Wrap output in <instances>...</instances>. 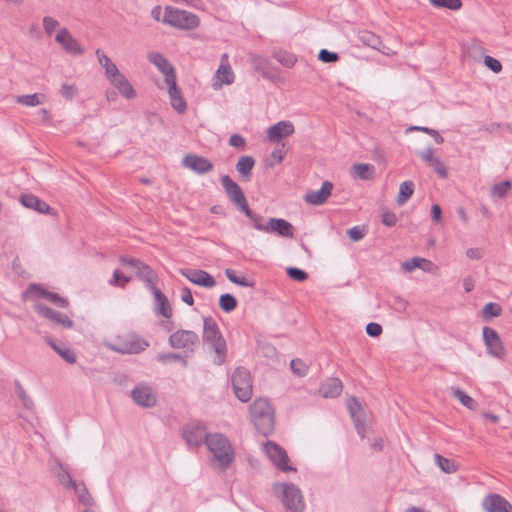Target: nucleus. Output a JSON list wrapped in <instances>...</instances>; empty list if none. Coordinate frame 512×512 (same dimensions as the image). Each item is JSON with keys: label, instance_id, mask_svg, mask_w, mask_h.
Returning a JSON list of instances; mask_svg holds the SVG:
<instances>
[{"label": "nucleus", "instance_id": "4be33fe9", "mask_svg": "<svg viewBox=\"0 0 512 512\" xmlns=\"http://www.w3.org/2000/svg\"><path fill=\"white\" fill-rule=\"evenodd\" d=\"M266 233H276L284 238L294 237L293 225L283 218H270L267 222Z\"/></svg>", "mask_w": 512, "mask_h": 512}, {"label": "nucleus", "instance_id": "052dcab7", "mask_svg": "<svg viewBox=\"0 0 512 512\" xmlns=\"http://www.w3.org/2000/svg\"><path fill=\"white\" fill-rule=\"evenodd\" d=\"M410 130H420V131H423L425 133H428V134L431 135V137H434L435 141L438 144H441L444 141L443 137L434 129H430V128H427V127L414 126V127H411Z\"/></svg>", "mask_w": 512, "mask_h": 512}, {"label": "nucleus", "instance_id": "f257e3e1", "mask_svg": "<svg viewBox=\"0 0 512 512\" xmlns=\"http://www.w3.org/2000/svg\"><path fill=\"white\" fill-rule=\"evenodd\" d=\"M251 421L256 430L264 436L273 433L275 428V411L265 398H256L250 406Z\"/></svg>", "mask_w": 512, "mask_h": 512}, {"label": "nucleus", "instance_id": "393cba45", "mask_svg": "<svg viewBox=\"0 0 512 512\" xmlns=\"http://www.w3.org/2000/svg\"><path fill=\"white\" fill-rule=\"evenodd\" d=\"M165 82L168 86V94L172 107L180 113L184 112L186 110V102L181 94L179 87L177 86L176 77L167 79Z\"/></svg>", "mask_w": 512, "mask_h": 512}, {"label": "nucleus", "instance_id": "e433bc0d", "mask_svg": "<svg viewBox=\"0 0 512 512\" xmlns=\"http://www.w3.org/2000/svg\"><path fill=\"white\" fill-rule=\"evenodd\" d=\"M414 184L412 181H404L400 184L399 193L396 198V202L399 206H402L407 200L413 195Z\"/></svg>", "mask_w": 512, "mask_h": 512}, {"label": "nucleus", "instance_id": "a18cd8bd", "mask_svg": "<svg viewBox=\"0 0 512 512\" xmlns=\"http://www.w3.org/2000/svg\"><path fill=\"white\" fill-rule=\"evenodd\" d=\"M453 395L460 401L462 405L469 409H475L476 403L475 401L468 396L464 391L460 389H455L453 391Z\"/></svg>", "mask_w": 512, "mask_h": 512}, {"label": "nucleus", "instance_id": "c03bdc74", "mask_svg": "<svg viewBox=\"0 0 512 512\" xmlns=\"http://www.w3.org/2000/svg\"><path fill=\"white\" fill-rule=\"evenodd\" d=\"M242 212L251 220L253 227L256 230L261 232L267 231V224H262V217L254 214L252 210L249 208V205L246 207V209L242 210Z\"/></svg>", "mask_w": 512, "mask_h": 512}, {"label": "nucleus", "instance_id": "6e6552de", "mask_svg": "<svg viewBox=\"0 0 512 512\" xmlns=\"http://www.w3.org/2000/svg\"><path fill=\"white\" fill-rule=\"evenodd\" d=\"M263 450L278 469L282 471H295V469L289 465L287 453L278 444L272 441H267L263 444Z\"/></svg>", "mask_w": 512, "mask_h": 512}, {"label": "nucleus", "instance_id": "338daca9", "mask_svg": "<svg viewBox=\"0 0 512 512\" xmlns=\"http://www.w3.org/2000/svg\"><path fill=\"white\" fill-rule=\"evenodd\" d=\"M347 234L349 238L355 242L361 240L364 237L363 231L357 226L350 228L347 231Z\"/></svg>", "mask_w": 512, "mask_h": 512}, {"label": "nucleus", "instance_id": "49530a36", "mask_svg": "<svg viewBox=\"0 0 512 512\" xmlns=\"http://www.w3.org/2000/svg\"><path fill=\"white\" fill-rule=\"evenodd\" d=\"M511 189L510 181H503L499 184H496L491 189V194L494 197L503 198Z\"/></svg>", "mask_w": 512, "mask_h": 512}, {"label": "nucleus", "instance_id": "7ed1b4c3", "mask_svg": "<svg viewBox=\"0 0 512 512\" xmlns=\"http://www.w3.org/2000/svg\"><path fill=\"white\" fill-rule=\"evenodd\" d=\"M162 22L181 30H193L200 25V19L196 14L171 6L165 8Z\"/></svg>", "mask_w": 512, "mask_h": 512}, {"label": "nucleus", "instance_id": "2f4dec72", "mask_svg": "<svg viewBox=\"0 0 512 512\" xmlns=\"http://www.w3.org/2000/svg\"><path fill=\"white\" fill-rule=\"evenodd\" d=\"M153 293L158 305V312L165 318L172 316V308L167 297L156 287H153Z\"/></svg>", "mask_w": 512, "mask_h": 512}, {"label": "nucleus", "instance_id": "ddd939ff", "mask_svg": "<svg viewBox=\"0 0 512 512\" xmlns=\"http://www.w3.org/2000/svg\"><path fill=\"white\" fill-rule=\"evenodd\" d=\"M483 339L487 346L489 354L492 356L502 359L505 356V349L497 332L490 328H483Z\"/></svg>", "mask_w": 512, "mask_h": 512}, {"label": "nucleus", "instance_id": "5fc2aeb1", "mask_svg": "<svg viewBox=\"0 0 512 512\" xmlns=\"http://www.w3.org/2000/svg\"><path fill=\"white\" fill-rule=\"evenodd\" d=\"M287 274L290 278L299 282L305 281L308 278V274L305 271L295 267L288 268Z\"/></svg>", "mask_w": 512, "mask_h": 512}, {"label": "nucleus", "instance_id": "c85d7f7f", "mask_svg": "<svg viewBox=\"0 0 512 512\" xmlns=\"http://www.w3.org/2000/svg\"><path fill=\"white\" fill-rule=\"evenodd\" d=\"M343 389L342 382L339 378L332 377L324 382L319 388V394L323 398H335L338 397Z\"/></svg>", "mask_w": 512, "mask_h": 512}, {"label": "nucleus", "instance_id": "4468645a", "mask_svg": "<svg viewBox=\"0 0 512 512\" xmlns=\"http://www.w3.org/2000/svg\"><path fill=\"white\" fill-rule=\"evenodd\" d=\"M55 41L63 48L68 54L81 55L84 50L78 41L71 35L67 28L58 30Z\"/></svg>", "mask_w": 512, "mask_h": 512}, {"label": "nucleus", "instance_id": "4d7b16f0", "mask_svg": "<svg viewBox=\"0 0 512 512\" xmlns=\"http://www.w3.org/2000/svg\"><path fill=\"white\" fill-rule=\"evenodd\" d=\"M484 63L494 73H499L502 70V64L500 63V61L491 56H485Z\"/></svg>", "mask_w": 512, "mask_h": 512}, {"label": "nucleus", "instance_id": "6ab92c4d", "mask_svg": "<svg viewBox=\"0 0 512 512\" xmlns=\"http://www.w3.org/2000/svg\"><path fill=\"white\" fill-rule=\"evenodd\" d=\"M131 394L133 400L140 406L153 407L156 404V395L148 385L140 384L136 386Z\"/></svg>", "mask_w": 512, "mask_h": 512}, {"label": "nucleus", "instance_id": "f8f14e48", "mask_svg": "<svg viewBox=\"0 0 512 512\" xmlns=\"http://www.w3.org/2000/svg\"><path fill=\"white\" fill-rule=\"evenodd\" d=\"M24 298H32V297H38V298H45L49 300L50 302L56 304L59 307H66L68 305V301L62 297H60L57 293H53L50 291H47L38 284H30L28 289L23 294Z\"/></svg>", "mask_w": 512, "mask_h": 512}, {"label": "nucleus", "instance_id": "a19ab883", "mask_svg": "<svg viewBox=\"0 0 512 512\" xmlns=\"http://www.w3.org/2000/svg\"><path fill=\"white\" fill-rule=\"evenodd\" d=\"M47 343L55 350L66 362L73 364L76 362L75 353L69 348H61L57 346L50 338L46 339Z\"/></svg>", "mask_w": 512, "mask_h": 512}, {"label": "nucleus", "instance_id": "9b49d317", "mask_svg": "<svg viewBox=\"0 0 512 512\" xmlns=\"http://www.w3.org/2000/svg\"><path fill=\"white\" fill-rule=\"evenodd\" d=\"M198 336L190 330H178L169 337V344L175 349L193 350Z\"/></svg>", "mask_w": 512, "mask_h": 512}, {"label": "nucleus", "instance_id": "cd10ccee", "mask_svg": "<svg viewBox=\"0 0 512 512\" xmlns=\"http://www.w3.org/2000/svg\"><path fill=\"white\" fill-rule=\"evenodd\" d=\"M67 489H72L75 491L77 498L81 504L86 506V508H92L94 505V499L88 492L85 482H65Z\"/></svg>", "mask_w": 512, "mask_h": 512}, {"label": "nucleus", "instance_id": "1a4fd4ad", "mask_svg": "<svg viewBox=\"0 0 512 512\" xmlns=\"http://www.w3.org/2000/svg\"><path fill=\"white\" fill-rule=\"evenodd\" d=\"M235 74L229 62L227 53L221 56L220 64L214 75L213 88L219 90L223 85H231L234 83Z\"/></svg>", "mask_w": 512, "mask_h": 512}, {"label": "nucleus", "instance_id": "72a5a7b5", "mask_svg": "<svg viewBox=\"0 0 512 512\" xmlns=\"http://www.w3.org/2000/svg\"><path fill=\"white\" fill-rule=\"evenodd\" d=\"M436 465L446 474H453L458 471L459 465L456 461L446 458L440 454L434 455Z\"/></svg>", "mask_w": 512, "mask_h": 512}, {"label": "nucleus", "instance_id": "4c0bfd02", "mask_svg": "<svg viewBox=\"0 0 512 512\" xmlns=\"http://www.w3.org/2000/svg\"><path fill=\"white\" fill-rule=\"evenodd\" d=\"M287 153L285 144L282 143L274 148V150L271 152L269 157L266 160V164L268 167H273L275 165L280 164L283 159L285 158V155Z\"/></svg>", "mask_w": 512, "mask_h": 512}, {"label": "nucleus", "instance_id": "ea45409f", "mask_svg": "<svg viewBox=\"0 0 512 512\" xmlns=\"http://www.w3.org/2000/svg\"><path fill=\"white\" fill-rule=\"evenodd\" d=\"M44 98H45L44 95L34 93V94L18 96L16 98V101H17V103H19L21 105L33 107V106H37V105L41 104L44 101Z\"/></svg>", "mask_w": 512, "mask_h": 512}, {"label": "nucleus", "instance_id": "f03ea898", "mask_svg": "<svg viewBox=\"0 0 512 512\" xmlns=\"http://www.w3.org/2000/svg\"><path fill=\"white\" fill-rule=\"evenodd\" d=\"M107 346L121 354H138L144 351L149 343L136 333L125 331L118 334Z\"/></svg>", "mask_w": 512, "mask_h": 512}, {"label": "nucleus", "instance_id": "de8ad7c7", "mask_svg": "<svg viewBox=\"0 0 512 512\" xmlns=\"http://www.w3.org/2000/svg\"><path fill=\"white\" fill-rule=\"evenodd\" d=\"M276 59L287 68H292L297 62L296 56L288 52H279L276 54Z\"/></svg>", "mask_w": 512, "mask_h": 512}, {"label": "nucleus", "instance_id": "5701e85b", "mask_svg": "<svg viewBox=\"0 0 512 512\" xmlns=\"http://www.w3.org/2000/svg\"><path fill=\"white\" fill-rule=\"evenodd\" d=\"M183 436L190 446H199L205 440L207 435L205 428L200 424H190L184 429Z\"/></svg>", "mask_w": 512, "mask_h": 512}, {"label": "nucleus", "instance_id": "864d4df0", "mask_svg": "<svg viewBox=\"0 0 512 512\" xmlns=\"http://www.w3.org/2000/svg\"><path fill=\"white\" fill-rule=\"evenodd\" d=\"M129 281L130 277L121 274L119 270H115L113 277L110 280V284L113 286L124 287Z\"/></svg>", "mask_w": 512, "mask_h": 512}, {"label": "nucleus", "instance_id": "09e8293b", "mask_svg": "<svg viewBox=\"0 0 512 512\" xmlns=\"http://www.w3.org/2000/svg\"><path fill=\"white\" fill-rule=\"evenodd\" d=\"M225 275L232 282L242 287L252 286L250 282H248L244 277H238L234 270L227 268L225 270Z\"/></svg>", "mask_w": 512, "mask_h": 512}, {"label": "nucleus", "instance_id": "6e6d98bb", "mask_svg": "<svg viewBox=\"0 0 512 512\" xmlns=\"http://www.w3.org/2000/svg\"><path fill=\"white\" fill-rule=\"evenodd\" d=\"M318 58L324 63H333L339 59V56L335 52H330L326 49H322L318 54Z\"/></svg>", "mask_w": 512, "mask_h": 512}, {"label": "nucleus", "instance_id": "bf43d9fd", "mask_svg": "<svg viewBox=\"0 0 512 512\" xmlns=\"http://www.w3.org/2000/svg\"><path fill=\"white\" fill-rule=\"evenodd\" d=\"M430 167L434 169V171L442 178L447 177V170L444 164L440 161L439 158H436L433 162L428 164Z\"/></svg>", "mask_w": 512, "mask_h": 512}, {"label": "nucleus", "instance_id": "69168bd1", "mask_svg": "<svg viewBox=\"0 0 512 512\" xmlns=\"http://www.w3.org/2000/svg\"><path fill=\"white\" fill-rule=\"evenodd\" d=\"M229 144L233 147L244 149L246 141L241 135L233 134L229 139Z\"/></svg>", "mask_w": 512, "mask_h": 512}, {"label": "nucleus", "instance_id": "680f3d73", "mask_svg": "<svg viewBox=\"0 0 512 512\" xmlns=\"http://www.w3.org/2000/svg\"><path fill=\"white\" fill-rule=\"evenodd\" d=\"M96 55H97V58H98V62L104 68V70L109 68L110 65L114 64L112 62V60L104 52H102L100 49L96 50Z\"/></svg>", "mask_w": 512, "mask_h": 512}, {"label": "nucleus", "instance_id": "58836bf2", "mask_svg": "<svg viewBox=\"0 0 512 512\" xmlns=\"http://www.w3.org/2000/svg\"><path fill=\"white\" fill-rule=\"evenodd\" d=\"M502 313V308L498 303L489 302L484 305L481 316L485 321H489L492 318L499 317Z\"/></svg>", "mask_w": 512, "mask_h": 512}, {"label": "nucleus", "instance_id": "20e7f679", "mask_svg": "<svg viewBox=\"0 0 512 512\" xmlns=\"http://www.w3.org/2000/svg\"><path fill=\"white\" fill-rule=\"evenodd\" d=\"M274 489L281 491V502L287 512H303L305 502L301 490L293 483H276Z\"/></svg>", "mask_w": 512, "mask_h": 512}, {"label": "nucleus", "instance_id": "603ef678", "mask_svg": "<svg viewBox=\"0 0 512 512\" xmlns=\"http://www.w3.org/2000/svg\"><path fill=\"white\" fill-rule=\"evenodd\" d=\"M58 27L59 22L56 19L50 16H45L43 18V28L48 36H51L55 29H57Z\"/></svg>", "mask_w": 512, "mask_h": 512}, {"label": "nucleus", "instance_id": "473e14b6", "mask_svg": "<svg viewBox=\"0 0 512 512\" xmlns=\"http://www.w3.org/2000/svg\"><path fill=\"white\" fill-rule=\"evenodd\" d=\"M358 41L368 47H371L375 50H380L381 40L380 37L374 34L371 31H360L357 35Z\"/></svg>", "mask_w": 512, "mask_h": 512}, {"label": "nucleus", "instance_id": "dca6fc26", "mask_svg": "<svg viewBox=\"0 0 512 512\" xmlns=\"http://www.w3.org/2000/svg\"><path fill=\"white\" fill-rule=\"evenodd\" d=\"M182 164L198 174H206L213 169V164L207 158L195 154H187L183 158Z\"/></svg>", "mask_w": 512, "mask_h": 512}, {"label": "nucleus", "instance_id": "774afa93", "mask_svg": "<svg viewBox=\"0 0 512 512\" xmlns=\"http://www.w3.org/2000/svg\"><path fill=\"white\" fill-rule=\"evenodd\" d=\"M181 299L184 303H186L189 306H192L194 304V298H193L192 292L187 287H185L181 290Z\"/></svg>", "mask_w": 512, "mask_h": 512}, {"label": "nucleus", "instance_id": "aec40b11", "mask_svg": "<svg viewBox=\"0 0 512 512\" xmlns=\"http://www.w3.org/2000/svg\"><path fill=\"white\" fill-rule=\"evenodd\" d=\"M180 273L184 277H186L190 282L205 288H212L216 284L214 277L204 270L182 269L180 270Z\"/></svg>", "mask_w": 512, "mask_h": 512}, {"label": "nucleus", "instance_id": "9d476101", "mask_svg": "<svg viewBox=\"0 0 512 512\" xmlns=\"http://www.w3.org/2000/svg\"><path fill=\"white\" fill-rule=\"evenodd\" d=\"M221 183L233 204L241 211L246 209L248 202L240 186L228 175L221 177Z\"/></svg>", "mask_w": 512, "mask_h": 512}, {"label": "nucleus", "instance_id": "2eb2a0df", "mask_svg": "<svg viewBox=\"0 0 512 512\" xmlns=\"http://www.w3.org/2000/svg\"><path fill=\"white\" fill-rule=\"evenodd\" d=\"M294 131L295 127L291 121H279L267 129V140L273 143L278 142L282 138L291 136Z\"/></svg>", "mask_w": 512, "mask_h": 512}, {"label": "nucleus", "instance_id": "b1692460", "mask_svg": "<svg viewBox=\"0 0 512 512\" xmlns=\"http://www.w3.org/2000/svg\"><path fill=\"white\" fill-rule=\"evenodd\" d=\"M147 58L164 75L165 81L176 77L174 67L162 54L158 52H150L148 53Z\"/></svg>", "mask_w": 512, "mask_h": 512}, {"label": "nucleus", "instance_id": "3c124183", "mask_svg": "<svg viewBox=\"0 0 512 512\" xmlns=\"http://www.w3.org/2000/svg\"><path fill=\"white\" fill-rule=\"evenodd\" d=\"M138 276L152 285L157 279L156 273L148 265L142 266Z\"/></svg>", "mask_w": 512, "mask_h": 512}, {"label": "nucleus", "instance_id": "39448f33", "mask_svg": "<svg viewBox=\"0 0 512 512\" xmlns=\"http://www.w3.org/2000/svg\"><path fill=\"white\" fill-rule=\"evenodd\" d=\"M205 443L209 452L218 463L227 465L233 460V449L224 435L219 433L211 434L206 437Z\"/></svg>", "mask_w": 512, "mask_h": 512}, {"label": "nucleus", "instance_id": "a878e982", "mask_svg": "<svg viewBox=\"0 0 512 512\" xmlns=\"http://www.w3.org/2000/svg\"><path fill=\"white\" fill-rule=\"evenodd\" d=\"M420 268L426 272L436 273L438 266L430 260L420 257H414L402 264V269L405 272H412L414 269Z\"/></svg>", "mask_w": 512, "mask_h": 512}, {"label": "nucleus", "instance_id": "f3484780", "mask_svg": "<svg viewBox=\"0 0 512 512\" xmlns=\"http://www.w3.org/2000/svg\"><path fill=\"white\" fill-rule=\"evenodd\" d=\"M333 190V184L330 181H324L322 183V186L319 190H311L308 191L305 196L304 200L309 205H322L324 204L328 198L331 196Z\"/></svg>", "mask_w": 512, "mask_h": 512}, {"label": "nucleus", "instance_id": "a211bd4d", "mask_svg": "<svg viewBox=\"0 0 512 512\" xmlns=\"http://www.w3.org/2000/svg\"><path fill=\"white\" fill-rule=\"evenodd\" d=\"M483 509L487 512H512V505L499 494H489L482 502Z\"/></svg>", "mask_w": 512, "mask_h": 512}, {"label": "nucleus", "instance_id": "7c9ffc66", "mask_svg": "<svg viewBox=\"0 0 512 512\" xmlns=\"http://www.w3.org/2000/svg\"><path fill=\"white\" fill-rule=\"evenodd\" d=\"M255 160L252 156H241L236 164V170L244 180H250Z\"/></svg>", "mask_w": 512, "mask_h": 512}, {"label": "nucleus", "instance_id": "37998d69", "mask_svg": "<svg viewBox=\"0 0 512 512\" xmlns=\"http://www.w3.org/2000/svg\"><path fill=\"white\" fill-rule=\"evenodd\" d=\"M219 306L224 312H231L237 307V300L231 294H223L219 298Z\"/></svg>", "mask_w": 512, "mask_h": 512}, {"label": "nucleus", "instance_id": "412c9836", "mask_svg": "<svg viewBox=\"0 0 512 512\" xmlns=\"http://www.w3.org/2000/svg\"><path fill=\"white\" fill-rule=\"evenodd\" d=\"M34 309L39 315L51 320L52 322H54L56 324H59V325L65 327V328H71L73 325L72 321L66 314L56 312L41 303L35 304Z\"/></svg>", "mask_w": 512, "mask_h": 512}, {"label": "nucleus", "instance_id": "8fccbe9b", "mask_svg": "<svg viewBox=\"0 0 512 512\" xmlns=\"http://www.w3.org/2000/svg\"><path fill=\"white\" fill-rule=\"evenodd\" d=\"M290 367L293 373L298 376H304L308 371V366L300 359H293L290 363Z\"/></svg>", "mask_w": 512, "mask_h": 512}, {"label": "nucleus", "instance_id": "f704fd0d", "mask_svg": "<svg viewBox=\"0 0 512 512\" xmlns=\"http://www.w3.org/2000/svg\"><path fill=\"white\" fill-rule=\"evenodd\" d=\"M354 174L361 180H370L374 178L375 167L368 163H358L352 166Z\"/></svg>", "mask_w": 512, "mask_h": 512}, {"label": "nucleus", "instance_id": "13d9d810", "mask_svg": "<svg viewBox=\"0 0 512 512\" xmlns=\"http://www.w3.org/2000/svg\"><path fill=\"white\" fill-rule=\"evenodd\" d=\"M397 216L394 212L392 211H384L382 213V222L384 225H386L387 227H393L396 225L397 223Z\"/></svg>", "mask_w": 512, "mask_h": 512}, {"label": "nucleus", "instance_id": "bb28decb", "mask_svg": "<svg viewBox=\"0 0 512 512\" xmlns=\"http://www.w3.org/2000/svg\"><path fill=\"white\" fill-rule=\"evenodd\" d=\"M23 206L42 214H52L53 209L44 201L32 194H24L20 197Z\"/></svg>", "mask_w": 512, "mask_h": 512}, {"label": "nucleus", "instance_id": "e2e57ef3", "mask_svg": "<svg viewBox=\"0 0 512 512\" xmlns=\"http://www.w3.org/2000/svg\"><path fill=\"white\" fill-rule=\"evenodd\" d=\"M61 93L64 98L72 99L76 95L77 89L74 85L63 84L61 87Z\"/></svg>", "mask_w": 512, "mask_h": 512}, {"label": "nucleus", "instance_id": "79ce46f5", "mask_svg": "<svg viewBox=\"0 0 512 512\" xmlns=\"http://www.w3.org/2000/svg\"><path fill=\"white\" fill-rule=\"evenodd\" d=\"M430 4L435 8L448 9L457 11L462 8L461 0H429Z\"/></svg>", "mask_w": 512, "mask_h": 512}, {"label": "nucleus", "instance_id": "423d86ee", "mask_svg": "<svg viewBox=\"0 0 512 512\" xmlns=\"http://www.w3.org/2000/svg\"><path fill=\"white\" fill-rule=\"evenodd\" d=\"M203 339L213 347L219 357V362H223L226 355V342L212 317L204 318Z\"/></svg>", "mask_w": 512, "mask_h": 512}, {"label": "nucleus", "instance_id": "0eeeda50", "mask_svg": "<svg viewBox=\"0 0 512 512\" xmlns=\"http://www.w3.org/2000/svg\"><path fill=\"white\" fill-rule=\"evenodd\" d=\"M231 381L236 397L242 402H248L253 394L252 378L249 371L237 368L232 374Z\"/></svg>", "mask_w": 512, "mask_h": 512}, {"label": "nucleus", "instance_id": "c756f323", "mask_svg": "<svg viewBox=\"0 0 512 512\" xmlns=\"http://www.w3.org/2000/svg\"><path fill=\"white\" fill-rule=\"evenodd\" d=\"M109 82L126 99H133L136 97V91L122 73L114 79H111Z\"/></svg>", "mask_w": 512, "mask_h": 512}, {"label": "nucleus", "instance_id": "0e129e2a", "mask_svg": "<svg viewBox=\"0 0 512 512\" xmlns=\"http://www.w3.org/2000/svg\"><path fill=\"white\" fill-rule=\"evenodd\" d=\"M366 333L372 337H378L382 333V327L378 323L371 322L366 326Z\"/></svg>", "mask_w": 512, "mask_h": 512}, {"label": "nucleus", "instance_id": "c9c22d12", "mask_svg": "<svg viewBox=\"0 0 512 512\" xmlns=\"http://www.w3.org/2000/svg\"><path fill=\"white\" fill-rule=\"evenodd\" d=\"M347 409L356 426H358L363 415V407L356 397L351 396L347 399Z\"/></svg>", "mask_w": 512, "mask_h": 512}]
</instances>
